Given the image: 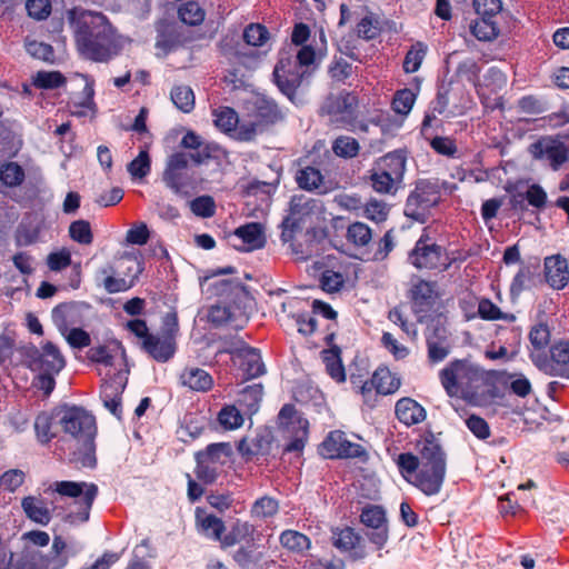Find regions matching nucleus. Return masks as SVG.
I'll use <instances>...</instances> for the list:
<instances>
[{
    "mask_svg": "<svg viewBox=\"0 0 569 569\" xmlns=\"http://www.w3.org/2000/svg\"><path fill=\"white\" fill-rule=\"evenodd\" d=\"M528 152L542 166L558 171L569 161V142L558 136H542L529 146Z\"/></svg>",
    "mask_w": 569,
    "mask_h": 569,
    "instance_id": "7",
    "label": "nucleus"
},
{
    "mask_svg": "<svg viewBox=\"0 0 569 569\" xmlns=\"http://www.w3.org/2000/svg\"><path fill=\"white\" fill-rule=\"evenodd\" d=\"M417 93L411 89L405 88L398 90L392 99L391 107L392 110L401 116H407L416 101Z\"/></svg>",
    "mask_w": 569,
    "mask_h": 569,
    "instance_id": "53",
    "label": "nucleus"
},
{
    "mask_svg": "<svg viewBox=\"0 0 569 569\" xmlns=\"http://www.w3.org/2000/svg\"><path fill=\"white\" fill-rule=\"evenodd\" d=\"M23 357L31 371L60 372L66 366L60 349L51 341H47L40 348L33 345L26 347Z\"/></svg>",
    "mask_w": 569,
    "mask_h": 569,
    "instance_id": "9",
    "label": "nucleus"
},
{
    "mask_svg": "<svg viewBox=\"0 0 569 569\" xmlns=\"http://www.w3.org/2000/svg\"><path fill=\"white\" fill-rule=\"evenodd\" d=\"M179 321L177 312H167L162 318L160 333H151L142 341V350L157 362H168L177 351Z\"/></svg>",
    "mask_w": 569,
    "mask_h": 569,
    "instance_id": "5",
    "label": "nucleus"
},
{
    "mask_svg": "<svg viewBox=\"0 0 569 569\" xmlns=\"http://www.w3.org/2000/svg\"><path fill=\"white\" fill-rule=\"evenodd\" d=\"M462 93V89L460 86H442L437 94L435 111L438 113H443L449 106L451 109L449 113L456 114L461 113L465 109L469 107L470 100L468 97L460 98L457 100V97Z\"/></svg>",
    "mask_w": 569,
    "mask_h": 569,
    "instance_id": "20",
    "label": "nucleus"
},
{
    "mask_svg": "<svg viewBox=\"0 0 569 569\" xmlns=\"http://www.w3.org/2000/svg\"><path fill=\"white\" fill-rule=\"evenodd\" d=\"M26 170L17 161H3L0 163V183L6 188H17L26 180Z\"/></svg>",
    "mask_w": 569,
    "mask_h": 569,
    "instance_id": "37",
    "label": "nucleus"
},
{
    "mask_svg": "<svg viewBox=\"0 0 569 569\" xmlns=\"http://www.w3.org/2000/svg\"><path fill=\"white\" fill-rule=\"evenodd\" d=\"M66 548V541L60 536H56L52 542L51 555L43 559V568L62 569L68 562V557L64 555Z\"/></svg>",
    "mask_w": 569,
    "mask_h": 569,
    "instance_id": "43",
    "label": "nucleus"
},
{
    "mask_svg": "<svg viewBox=\"0 0 569 569\" xmlns=\"http://www.w3.org/2000/svg\"><path fill=\"white\" fill-rule=\"evenodd\" d=\"M232 447L229 442H216L194 455V475L202 485L214 483L224 467L231 462Z\"/></svg>",
    "mask_w": 569,
    "mask_h": 569,
    "instance_id": "3",
    "label": "nucleus"
},
{
    "mask_svg": "<svg viewBox=\"0 0 569 569\" xmlns=\"http://www.w3.org/2000/svg\"><path fill=\"white\" fill-rule=\"evenodd\" d=\"M83 100L79 103H74V110L72 114L77 117H86L89 112H96V103L93 101L94 88L93 81H87L83 88Z\"/></svg>",
    "mask_w": 569,
    "mask_h": 569,
    "instance_id": "62",
    "label": "nucleus"
},
{
    "mask_svg": "<svg viewBox=\"0 0 569 569\" xmlns=\"http://www.w3.org/2000/svg\"><path fill=\"white\" fill-rule=\"evenodd\" d=\"M381 30L380 21L373 13H369L361 18L356 27L357 36L363 40H373L378 38Z\"/></svg>",
    "mask_w": 569,
    "mask_h": 569,
    "instance_id": "49",
    "label": "nucleus"
},
{
    "mask_svg": "<svg viewBox=\"0 0 569 569\" xmlns=\"http://www.w3.org/2000/svg\"><path fill=\"white\" fill-rule=\"evenodd\" d=\"M263 397V386L253 383L243 388L238 397V405L244 415L252 416L259 408Z\"/></svg>",
    "mask_w": 569,
    "mask_h": 569,
    "instance_id": "33",
    "label": "nucleus"
},
{
    "mask_svg": "<svg viewBox=\"0 0 569 569\" xmlns=\"http://www.w3.org/2000/svg\"><path fill=\"white\" fill-rule=\"evenodd\" d=\"M369 181L379 193H392L396 190V181L376 166L369 170Z\"/></svg>",
    "mask_w": 569,
    "mask_h": 569,
    "instance_id": "50",
    "label": "nucleus"
},
{
    "mask_svg": "<svg viewBox=\"0 0 569 569\" xmlns=\"http://www.w3.org/2000/svg\"><path fill=\"white\" fill-rule=\"evenodd\" d=\"M375 166L392 178L396 183L400 182L406 170V157L398 151L389 152L379 158Z\"/></svg>",
    "mask_w": 569,
    "mask_h": 569,
    "instance_id": "30",
    "label": "nucleus"
},
{
    "mask_svg": "<svg viewBox=\"0 0 569 569\" xmlns=\"http://www.w3.org/2000/svg\"><path fill=\"white\" fill-rule=\"evenodd\" d=\"M178 17L184 24L196 27L204 21L206 11L197 1L189 0L179 7Z\"/></svg>",
    "mask_w": 569,
    "mask_h": 569,
    "instance_id": "42",
    "label": "nucleus"
},
{
    "mask_svg": "<svg viewBox=\"0 0 569 569\" xmlns=\"http://www.w3.org/2000/svg\"><path fill=\"white\" fill-rule=\"evenodd\" d=\"M407 297L412 306V310L417 313V319L421 322L425 318V315L421 313L427 308V280L413 276Z\"/></svg>",
    "mask_w": 569,
    "mask_h": 569,
    "instance_id": "32",
    "label": "nucleus"
},
{
    "mask_svg": "<svg viewBox=\"0 0 569 569\" xmlns=\"http://www.w3.org/2000/svg\"><path fill=\"white\" fill-rule=\"evenodd\" d=\"M196 526L200 535L214 542H220L226 531V523L220 517L200 508L196 509Z\"/></svg>",
    "mask_w": 569,
    "mask_h": 569,
    "instance_id": "24",
    "label": "nucleus"
},
{
    "mask_svg": "<svg viewBox=\"0 0 569 569\" xmlns=\"http://www.w3.org/2000/svg\"><path fill=\"white\" fill-rule=\"evenodd\" d=\"M170 98L173 104L184 113L194 109V93L189 86H174L171 89Z\"/></svg>",
    "mask_w": 569,
    "mask_h": 569,
    "instance_id": "45",
    "label": "nucleus"
},
{
    "mask_svg": "<svg viewBox=\"0 0 569 569\" xmlns=\"http://www.w3.org/2000/svg\"><path fill=\"white\" fill-rule=\"evenodd\" d=\"M331 149L339 158L352 159L359 154L360 144L353 137L339 136L333 140Z\"/></svg>",
    "mask_w": 569,
    "mask_h": 569,
    "instance_id": "46",
    "label": "nucleus"
},
{
    "mask_svg": "<svg viewBox=\"0 0 569 569\" xmlns=\"http://www.w3.org/2000/svg\"><path fill=\"white\" fill-rule=\"evenodd\" d=\"M360 521L372 531L367 538L378 550L382 549L388 541L389 532L387 527L386 511L381 506L368 505L362 508Z\"/></svg>",
    "mask_w": 569,
    "mask_h": 569,
    "instance_id": "14",
    "label": "nucleus"
},
{
    "mask_svg": "<svg viewBox=\"0 0 569 569\" xmlns=\"http://www.w3.org/2000/svg\"><path fill=\"white\" fill-rule=\"evenodd\" d=\"M408 260L417 269L427 266V228H423L415 248L409 252Z\"/></svg>",
    "mask_w": 569,
    "mask_h": 569,
    "instance_id": "61",
    "label": "nucleus"
},
{
    "mask_svg": "<svg viewBox=\"0 0 569 569\" xmlns=\"http://www.w3.org/2000/svg\"><path fill=\"white\" fill-rule=\"evenodd\" d=\"M346 238L355 247H366L372 239V230L365 222L356 221L348 226Z\"/></svg>",
    "mask_w": 569,
    "mask_h": 569,
    "instance_id": "44",
    "label": "nucleus"
},
{
    "mask_svg": "<svg viewBox=\"0 0 569 569\" xmlns=\"http://www.w3.org/2000/svg\"><path fill=\"white\" fill-rule=\"evenodd\" d=\"M455 258L450 257L441 247L429 246V269L441 272L447 270Z\"/></svg>",
    "mask_w": 569,
    "mask_h": 569,
    "instance_id": "60",
    "label": "nucleus"
},
{
    "mask_svg": "<svg viewBox=\"0 0 569 569\" xmlns=\"http://www.w3.org/2000/svg\"><path fill=\"white\" fill-rule=\"evenodd\" d=\"M21 507L26 516L37 523L46 526L51 520V513L41 499L32 496L24 497L21 501Z\"/></svg>",
    "mask_w": 569,
    "mask_h": 569,
    "instance_id": "38",
    "label": "nucleus"
},
{
    "mask_svg": "<svg viewBox=\"0 0 569 569\" xmlns=\"http://www.w3.org/2000/svg\"><path fill=\"white\" fill-rule=\"evenodd\" d=\"M397 465L401 476L408 482L418 487L423 493H427V476L423 471H419L420 461L417 456L411 452L400 453Z\"/></svg>",
    "mask_w": 569,
    "mask_h": 569,
    "instance_id": "21",
    "label": "nucleus"
},
{
    "mask_svg": "<svg viewBox=\"0 0 569 569\" xmlns=\"http://www.w3.org/2000/svg\"><path fill=\"white\" fill-rule=\"evenodd\" d=\"M478 313L485 320H505L512 322L516 320L515 315L505 313L489 299H481L478 303Z\"/></svg>",
    "mask_w": 569,
    "mask_h": 569,
    "instance_id": "52",
    "label": "nucleus"
},
{
    "mask_svg": "<svg viewBox=\"0 0 569 569\" xmlns=\"http://www.w3.org/2000/svg\"><path fill=\"white\" fill-rule=\"evenodd\" d=\"M74 29V41L79 53L93 62H109L121 51L117 32L101 12L79 8L69 11Z\"/></svg>",
    "mask_w": 569,
    "mask_h": 569,
    "instance_id": "2",
    "label": "nucleus"
},
{
    "mask_svg": "<svg viewBox=\"0 0 569 569\" xmlns=\"http://www.w3.org/2000/svg\"><path fill=\"white\" fill-rule=\"evenodd\" d=\"M217 420L226 430H234L242 426L243 415L234 405H226L218 413Z\"/></svg>",
    "mask_w": 569,
    "mask_h": 569,
    "instance_id": "48",
    "label": "nucleus"
},
{
    "mask_svg": "<svg viewBox=\"0 0 569 569\" xmlns=\"http://www.w3.org/2000/svg\"><path fill=\"white\" fill-rule=\"evenodd\" d=\"M358 96L353 92L345 91L337 96L329 97L326 101L325 108L332 120L340 123L342 128L351 131H367L368 126L358 121Z\"/></svg>",
    "mask_w": 569,
    "mask_h": 569,
    "instance_id": "8",
    "label": "nucleus"
},
{
    "mask_svg": "<svg viewBox=\"0 0 569 569\" xmlns=\"http://www.w3.org/2000/svg\"><path fill=\"white\" fill-rule=\"evenodd\" d=\"M352 389L361 396L363 405L369 408H376V393L370 386L368 372H351L349 377Z\"/></svg>",
    "mask_w": 569,
    "mask_h": 569,
    "instance_id": "35",
    "label": "nucleus"
},
{
    "mask_svg": "<svg viewBox=\"0 0 569 569\" xmlns=\"http://www.w3.org/2000/svg\"><path fill=\"white\" fill-rule=\"evenodd\" d=\"M189 157L184 152H174L168 157L162 181L176 194H188L192 188V177L188 173Z\"/></svg>",
    "mask_w": 569,
    "mask_h": 569,
    "instance_id": "11",
    "label": "nucleus"
},
{
    "mask_svg": "<svg viewBox=\"0 0 569 569\" xmlns=\"http://www.w3.org/2000/svg\"><path fill=\"white\" fill-rule=\"evenodd\" d=\"M498 372L487 371L468 359L449 362L439 372L440 382L449 397H458L489 415L507 417L516 412L505 391L497 385Z\"/></svg>",
    "mask_w": 569,
    "mask_h": 569,
    "instance_id": "1",
    "label": "nucleus"
},
{
    "mask_svg": "<svg viewBox=\"0 0 569 569\" xmlns=\"http://www.w3.org/2000/svg\"><path fill=\"white\" fill-rule=\"evenodd\" d=\"M302 78L303 72L291 57L279 59L273 70L274 83L290 100L295 98Z\"/></svg>",
    "mask_w": 569,
    "mask_h": 569,
    "instance_id": "13",
    "label": "nucleus"
},
{
    "mask_svg": "<svg viewBox=\"0 0 569 569\" xmlns=\"http://www.w3.org/2000/svg\"><path fill=\"white\" fill-rule=\"evenodd\" d=\"M280 543L283 548L295 552L308 550L311 545L309 537L296 530H284L280 535Z\"/></svg>",
    "mask_w": 569,
    "mask_h": 569,
    "instance_id": "47",
    "label": "nucleus"
},
{
    "mask_svg": "<svg viewBox=\"0 0 569 569\" xmlns=\"http://www.w3.org/2000/svg\"><path fill=\"white\" fill-rule=\"evenodd\" d=\"M214 126L223 133L232 136L236 127L239 123V117L236 110L231 107H219L213 110Z\"/></svg>",
    "mask_w": 569,
    "mask_h": 569,
    "instance_id": "41",
    "label": "nucleus"
},
{
    "mask_svg": "<svg viewBox=\"0 0 569 569\" xmlns=\"http://www.w3.org/2000/svg\"><path fill=\"white\" fill-rule=\"evenodd\" d=\"M322 361L326 365V371L336 382L346 381V370L341 360V349L338 346H332L329 349L321 351Z\"/></svg>",
    "mask_w": 569,
    "mask_h": 569,
    "instance_id": "31",
    "label": "nucleus"
},
{
    "mask_svg": "<svg viewBox=\"0 0 569 569\" xmlns=\"http://www.w3.org/2000/svg\"><path fill=\"white\" fill-rule=\"evenodd\" d=\"M256 528L248 521L237 519L228 532H223L219 546L222 550L229 549L241 542H252L254 540Z\"/></svg>",
    "mask_w": 569,
    "mask_h": 569,
    "instance_id": "25",
    "label": "nucleus"
},
{
    "mask_svg": "<svg viewBox=\"0 0 569 569\" xmlns=\"http://www.w3.org/2000/svg\"><path fill=\"white\" fill-rule=\"evenodd\" d=\"M446 475V453L429 440V496L437 495Z\"/></svg>",
    "mask_w": 569,
    "mask_h": 569,
    "instance_id": "19",
    "label": "nucleus"
},
{
    "mask_svg": "<svg viewBox=\"0 0 569 569\" xmlns=\"http://www.w3.org/2000/svg\"><path fill=\"white\" fill-rule=\"evenodd\" d=\"M62 430L83 443L86 450L93 453L97 432L96 419L81 407H64L57 411Z\"/></svg>",
    "mask_w": 569,
    "mask_h": 569,
    "instance_id": "4",
    "label": "nucleus"
},
{
    "mask_svg": "<svg viewBox=\"0 0 569 569\" xmlns=\"http://www.w3.org/2000/svg\"><path fill=\"white\" fill-rule=\"evenodd\" d=\"M529 340L535 349L531 353L533 362L540 368L547 369V360L542 359L539 352L545 349L550 340V333L545 325H538L533 327L529 333Z\"/></svg>",
    "mask_w": 569,
    "mask_h": 569,
    "instance_id": "36",
    "label": "nucleus"
},
{
    "mask_svg": "<svg viewBox=\"0 0 569 569\" xmlns=\"http://www.w3.org/2000/svg\"><path fill=\"white\" fill-rule=\"evenodd\" d=\"M252 119L266 131L282 119V113L273 101L260 99L254 103Z\"/></svg>",
    "mask_w": 569,
    "mask_h": 569,
    "instance_id": "29",
    "label": "nucleus"
},
{
    "mask_svg": "<svg viewBox=\"0 0 569 569\" xmlns=\"http://www.w3.org/2000/svg\"><path fill=\"white\" fill-rule=\"evenodd\" d=\"M54 490L64 497L74 498L76 510L67 518L70 522H87L90 518L92 505L98 496V486L93 482L57 481Z\"/></svg>",
    "mask_w": 569,
    "mask_h": 569,
    "instance_id": "6",
    "label": "nucleus"
},
{
    "mask_svg": "<svg viewBox=\"0 0 569 569\" xmlns=\"http://www.w3.org/2000/svg\"><path fill=\"white\" fill-rule=\"evenodd\" d=\"M395 413L397 419L408 427L417 425L426 418L425 408L409 397H403L396 402Z\"/></svg>",
    "mask_w": 569,
    "mask_h": 569,
    "instance_id": "27",
    "label": "nucleus"
},
{
    "mask_svg": "<svg viewBox=\"0 0 569 569\" xmlns=\"http://www.w3.org/2000/svg\"><path fill=\"white\" fill-rule=\"evenodd\" d=\"M114 274L116 270L111 264L99 268L94 274L97 286L103 287L108 293L124 292L133 286L132 281Z\"/></svg>",
    "mask_w": 569,
    "mask_h": 569,
    "instance_id": "28",
    "label": "nucleus"
},
{
    "mask_svg": "<svg viewBox=\"0 0 569 569\" xmlns=\"http://www.w3.org/2000/svg\"><path fill=\"white\" fill-rule=\"evenodd\" d=\"M545 277L548 284L556 289H563L569 282L568 262L560 256L545 259Z\"/></svg>",
    "mask_w": 569,
    "mask_h": 569,
    "instance_id": "23",
    "label": "nucleus"
},
{
    "mask_svg": "<svg viewBox=\"0 0 569 569\" xmlns=\"http://www.w3.org/2000/svg\"><path fill=\"white\" fill-rule=\"evenodd\" d=\"M370 386L376 393V407L381 396L396 393L401 387V379L387 366H379L370 377Z\"/></svg>",
    "mask_w": 569,
    "mask_h": 569,
    "instance_id": "18",
    "label": "nucleus"
},
{
    "mask_svg": "<svg viewBox=\"0 0 569 569\" xmlns=\"http://www.w3.org/2000/svg\"><path fill=\"white\" fill-rule=\"evenodd\" d=\"M242 37L247 44L261 47L268 41L269 31L267 27L261 23H250L244 28Z\"/></svg>",
    "mask_w": 569,
    "mask_h": 569,
    "instance_id": "56",
    "label": "nucleus"
},
{
    "mask_svg": "<svg viewBox=\"0 0 569 569\" xmlns=\"http://www.w3.org/2000/svg\"><path fill=\"white\" fill-rule=\"evenodd\" d=\"M236 357L246 380L264 375L266 367L258 349L244 346L236 351Z\"/></svg>",
    "mask_w": 569,
    "mask_h": 569,
    "instance_id": "22",
    "label": "nucleus"
},
{
    "mask_svg": "<svg viewBox=\"0 0 569 569\" xmlns=\"http://www.w3.org/2000/svg\"><path fill=\"white\" fill-rule=\"evenodd\" d=\"M69 237L80 244H91L93 241V233L90 222L83 219L72 221L69 226Z\"/></svg>",
    "mask_w": 569,
    "mask_h": 569,
    "instance_id": "55",
    "label": "nucleus"
},
{
    "mask_svg": "<svg viewBox=\"0 0 569 569\" xmlns=\"http://www.w3.org/2000/svg\"><path fill=\"white\" fill-rule=\"evenodd\" d=\"M550 371L553 375L569 377V343L560 341L550 349Z\"/></svg>",
    "mask_w": 569,
    "mask_h": 569,
    "instance_id": "34",
    "label": "nucleus"
},
{
    "mask_svg": "<svg viewBox=\"0 0 569 569\" xmlns=\"http://www.w3.org/2000/svg\"><path fill=\"white\" fill-rule=\"evenodd\" d=\"M278 511V500L269 496L257 499L251 507V516L260 519L271 518L277 515Z\"/></svg>",
    "mask_w": 569,
    "mask_h": 569,
    "instance_id": "54",
    "label": "nucleus"
},
{
    "mask_svg": "<svg viewBox=\"0 0 569 569\" xmlns=\"http://www.w3.org/2000/svg\"><path fill=\"white\" fill-rule=\"evenodd\" d=\"M191 211L201 218H211L216 213V203L211 196H200L190 202Z\"/></svg>",
    "mask_w": 569,
    "mask_h": 569,
    "instance_id": "63",
    "label": "nucleus"
},
{
    "mask_svg": "<svg viewBox=\"0 0 569 569\" xmlns=\"http://www.w3.org/2000/svg\"><path fill=\"white\" fill-rule=\"evenodd\" d=\"M24 479L26 473L22 470L9 469L1 475L0 486L9 492H14L23 485Z\"/></svg>",
    "mask_w": 569,
    "mask_h": 569,
    "instance_id": "64",
    "label": "nucleus"
},
{
    "mask_svg": "<svg viewBox=\"0 0 569 569\" xmlns=\"http://www.w3.org/2000/svg\"><path fill=\"white\" fill-rule=\"evenodd\" d=\"M319 453L326 459H366V449L356 442L347 439L341 430L330 431L319 446Z\"/></svg>",
    "mask_w": 569,
    "mask_h": 569,
    "instance_id": "12",
    "label": "nucleus"
},
{
    "mask_svg": "<svg viewBox=\"0 0 569 569\" xmlns=\"http://www.w3.org/2000/svg\"><path fill=\"white\" fill-rule=\"evenodd\" d=\"M57 411L58 410H53L51 412L41 411L34 419L36 437L41 445L49 443L56 437V432L52 431V427L56 419H58Z\"/></svg>",
    "mask_w": 569,
    "mask_h": 569,
    "instance_id": "40",
    "label": "nucleus"
},
{
    "mask_svg": "<svg viewBox=\"0 0 569 569\" xmlns=\"http://www.w3.org/2000/svg\"><path fill=\"white\" fill-rule=\"evenodd\" d=\"M278 421L281 427L292 433L291 440L284 447V452H301L308 439L309 421L298 413L292 403L282 406L278 413Z\"/></svg>",
    "mask_w": 569,
    "mask_h": 569,
    "instance_id": "10",
    "label": "nucleus"
},
{
    "mask_svg": "<svg viewBox=\"0 0 569 569\" xmlns=\"http://www.w3.org/2000/svg\"><path fill=\"white\" fill-rule=\"evenodd\" d=\"M127 170L134 179L146 178L151 171V159L148 150H140L138 156L128 163Z\"/></svg>",
    "mask_w": 569,
    "mask_h": 569,
    "instance_id": "51",
    "label": "nucleus"
},
{
    "mask_svg": "<svg viewBox=\"0 0 569 569\" xmlns=\"http://www.w3.org/2000/svg\"><path fill=\"white\" fill-rule=\"evenodd\" d=\"M405 214L406 217L418 221L420 223H425L427 220V198L425 197V192H420V188L417 187L415 191H412L406 202L405 206Z\"/></svg>",
    "mask_w": 569,
    "mask_h": 569,
    "instance_id": "39",
    "label": "nucleus"
},
{
    "mask_svg": "<svg viewBox=\"0 0 569 569\" xmlns=\"http://www.w3.org/2000/svg\"><path fill=\"white\" fill-rule=\"evenodd\" d=\"M66 83V77L60 71H39L33 84L40 89H57Z\"/></svg>",
    "mask_w": 569,
    "mask_h": 569,
    "instance_id": "58",
    "label": "nucleus"
},
{
    "mask_svg": "<svg viewBox=\"0 0 569 569\" xmlns=\"http://www.w3.org/2000/svg\"><path fill=\"white\" fill-rule=\"evenodd\" d=\"M332 545L341 552H347L353 561L363 560L367 557L362 537L351 527L332 530Z\"/></svg>",
    "mask_w": 569,
    "mask_h": 569,
    "instance_id": "15",
    "label": "nucleus"
},
{
    "mask_svg": "<svg viewBox=\"0 0 569 569\" xmlns=\"http://www.w3.org/2000/svg\"><path fill=\"white\" fill-rule=\"evenodd\" d=\"M24 47L27 52L36 59L51 62L54 58V51L51 44L37 40L26 39Z\"/></svg>",
    "mask_w": 569,
    "mask_h": 569,
    "instance_id": "59",
    "label": "nucleus"
},
{
    "mask_svg": "<svg viewBox=\"0 0 569 569\" xmlns=\"http://www.w3.org/2000/svg\"><path fill=\"white\" fill-rule=\"evenodd\" d=\"M295 180L301 190L317 194H327L335 189L332 183L326 180L321 170L311 164L300 167L296 171Z\"/></svg>",
    "mask_w": 569,
    "mask_h": 569,
    "instance_id": "16",
    "label": "nucleus"
},
{
    "mask_svg": "<svg viewBox=\"0 0 569 569\" xmlns=\"http://www.w3.org/2000/svg\"><path fill=\"white\" fill-rule=\"evenodd\" d=\"M231 237L241 241L240 244H232L239 251H253L266 244L263 228L259 222H248L238 227Z\"/></svg>",
    "mask_w": 569,
    "mask_h": 569,
    "instance_id": "17",
    "label": "nucleus"
},
{
    "mask_svg": "<svg viewBox=\"0 0 569 569\" xmlns=\"http://www.w3.org/2000/svg\"><path fill=\"white\" fill-rule=\"evenodd\" d=\"M345 277L341 272L330 269L325 270L319 279L320 288L327 293L339 292L345 286Z\"/></svg>",
    "mask_w": 569,
    "mask_h": 569,
    "instance_id": "57",
    "label": "nucleus"
},
{
    "mask_svg": "<svg viewBox=\"0 0 569 569\" xmlns=\"http://www.w3.org/2000/svg\"><path fill=\"white\" fill-rule=\"evenodd\" d=\"M179 382L181 386L197 392H207L213 387L212 376L201 368L187 367L180 373Z\"/></svg>",
    "mask_w": 569,
    "mask_h": 569,
    "instance_id": "26",
    "label": "nucleus"
}]
</instances>
